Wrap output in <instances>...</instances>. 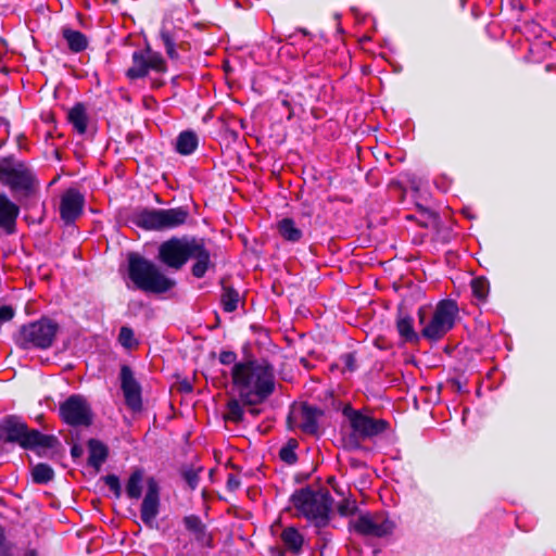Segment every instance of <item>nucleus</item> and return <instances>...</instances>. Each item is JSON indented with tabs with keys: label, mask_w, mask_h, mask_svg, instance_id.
Instances as JSON below:
<instances>
[{
	"label": "nucleus",
	"mask_w": 556,
	"mask_h": 556,
	"mask_svg": "<svg viewBox=\"0 0 556 556\" xmlns=\"http://www.w3.org/2000/svg\"><path fill=\"white\" fill-rule=\"evenodd\" d=\"M232 390L248 406L265 402L275 391L274 366L266 359H248L231 368Z\"/></svg>",
	"instance_id": "obj_1"
},
{
	"label": "nucleus",
	"mask_w": 556,
	"mask_h": 556,
	"mask_svg": "<svg viewBox=\"0 0 556 556\" xmlns=\"http://www.w3.org/2000/svg\"><path fill=\"white\" fill-rule=\"evenodd\" d=\"M195 260L191 271L197 278H202L211 265V253L205 248L203 239L189 237H173L159 247V260L173 269H180L190 260Z\"/></svg>",
	"instance_id": "obj_2"
},
{
	"label": "nucleus",
	"mask_w": 556,
	"mask_h": 556,
	"mask_svg": "<svg viewBox=\"0 0 556 556\" xmlns=\"http://www.w3.org/2000/svg\"><path fill=\"white\" fill-rule=\"evenodd\" d=\"M127 260L128 277L137 289L151 293H164L175 287L176 281L146 257L129 253Z\"/></svg>",
	"instance_id": "obj_3"
},
{
	"label": "nucleus",
	"mask_w": 556,
	"mask_h": 556,
	"mask_svg": "<svg viewBox=\"0 0 556 556\" xmlns=\"http://www.w3.org/2000/svg\"><path fill=\"white\" fill-rule=\"evenodd\" d=\"M0 442L15 443L24 450L52 448L58 443L54 435L29 429L18 416L10 415L0 421Z\"/></svg>",
	"instance_id": "obj_4"
},
{
	"label": "nucleus",
	"mask_w": 556,
	"mask_h": 556,
	"mask_svg": "<svg viewBox=\"0 0 556 556\" xmlns=\"http://www.w3.org/2000/svg\"><path fill=\"white\" fill-rule=\"evenodd\" d=\"M291 502L298 514L312 521L318 530L328 526L332 507L329 492L301 489L292 495ZM317 533L321 534L320 531Z\"/></svg>",
	"instance_id": "obj_5"
},
{
	"label": "nucleus",
	"mask_w": 556,
	"mask_h": 556,
	"mask_svg": "<svg viewBox=\"0 0 556 556\" xmlns=\"http://www.w3.org/2000/svg\"><path fill=\"white\" fill-rule=\"evenodd\" d=\"M342 414L352 429L350 440L357 445L359 441L376 438L389 428L387 420L374 418L364 410L353 408L350 404L343 407Z\"/></svg>",
	"instance_id": "obj_6"
},
{
	"label": "nucleus",
	"mask_w": 556,
	"mask_h": 556,
	"mask_svg": "<svg viewBox=\"0 0 556 556\" xmlns=\"http://www.w3.org/2000/svg\"><path fill=\"white\" fill-rule=\"evenodd\" d=\"M189 216V210L185 206L146 208L138 214L137 224L150 230L173 229L186 224Z\"/></svg>",
	"instance_id": "obj_7"
},
{
	"label": "nucleus",
	"mask_w": 556,
	"mask_h": 556,
	"mask_svg": "<svg viewBox=\"0 0 556 556\" xmlns=\"http://www.w3.org/2000/svg\"><path fill=\"white\" fill-rule=\"evenodd\" d=\"M59 331V325L50 318L24 325L20 329L17 342L23 349H49Z\"/></svg>",
	"instance_id": "obj_8"
},
{
	"label": "nucleus",
	"mask_w": 556,
	"mask_h": 556,
	"mask_svg": "<svg viewBox=\"0 0 556 556\" xmlns=\"http://www.w3.org/2000/svg\"><path fill=\"white\" fill-rule=\"evenodd\" d=\"M0 181L13 191L24 192L27 197L36 190L35 179L30 170L13 157L0 159Z\"/></svg>",
	"instance_id": "obj_9"
},
{
	"label": "nucleus",
	"mask_w": 556,
	"mask_h": 556,
	"mask_svg": "<svg viewBox=\"0 0 556 556\" xmlns=\"http://www.w3.org/2000/svg\"><path fill=\"white\" fill-rule=\"evenodd\" d=\"M457 314L458 306L455 301H440L430 321L422 328L421 336L429 341H439L454 327Z\"/></svg>",
	"instance_id": "obj_10"
},
{
	"label": "nucleus",
	"mask_w": 556,
	"mask_h": 556,
	"mask_svg": "<svg viewBox=\"0 0 556 556\" xmlns=\"http://www.w3.org/2000/svg\"><path fill=\"white\" fill-rule=\"evenodd\" d=\"M131 59L132 65L126 71L129 79L143 78L150 71L164 73L167 68L163 56L150 48L135 51Z\"/></svg>",
	"instance_id": "obj_11"
},
{
	"label": "nucleus",
	"mask_w": 556,
	"mask_h": 556,
	"mask_svg": "<svg viewBox=\"0 0 556 556\" xmlns=\"http://www.w3.org/2000/svg\"><path fill=\"white\" fill-rule=\"evenodd\" d=\"M61 419L74 427H88L92 422V412L88 401L78 394L71 395L59 408Z\"/></svg>",
	"instance_id": "obj_12"
},
{
	"label": "nucleus",
	"mask_w": 556,
	"mask_h": 556,
	"mask_svg": "<svg viewBox=\"0 0 556 556\" xmlns=\"http://www.w3.org/2000/svg\"><path fill=\"white\" fill-rule=\"evenodd\" d=\"M350 528L364 536L382 538L392 531L393 525L382 514H361L350 522Z\"/></svg>",
	"instance_id": "obj_13"
},
{
	"label": "nucleus",
	"mask_w": 556,
	"mask_h": 556,
	"mask_svg": "<svg viewBox=\"0 0 556 556\" xmlns=\"http://www.w3.org/2000/svg\"><path fill=\"white\" fill-rule=\"evenodd\" d=\"M121 389L127 407L134 412L142 408L141 386L134 377L131 368L123 365L119 371Z\"/></svg>",
	"instance_id": "obj_14"
},
{
	"label": "nucleus",
	"mask_w": 556,
	"mask_h": 556,
	"mask_svg": "<svg viewBox=\"0 0 556 556\" xmlns=\"http://www.w3.org/2000/svg\"><path fill=\"white\" fill-rule=\"evenodd\" d=\"M160 510V486L154 478L147 480V492L143 497L140 518L142 522L152 528Z\"/></svg>",
	"instance_id": "obj_15"
},
{
	"label": "nucleus",
	"mask_w": 556,
	"mask_h": 556,
	"mask_svg": "<svg viewBox=\"0 0 556 556\" xmlns=\"http://www.w3.org/2000/svg\"><path fill=\"white\" fill-rule=\"evenodd\" d=\"M84 195L76 189L66 190L60 201V216L66 224H73L83 213Z\"/></svg>",
	"instance_id": "obj_16"
},
{
	"label": "nucleus",
	"mask_w": 556,
	"mask_h": 556,
	"mask_svg": "<svg viewBox=\"0 0 556 556\" xmlns=\"http://www.w3.org/2000/svg\"><path fill=\"white\" fill-rule=\"evenodd\" d=\"M320 410L308 405H302L298 412H293L290 420L293 419L296 426L306 434H316L318 431L317 418Z\"/></svg>",
	"instance_id": "obj_17"
},
{
	"label": "nucleus",
	"mask_w": 556,
	"mask_h": 556,
	"mask_svg": "<svg viewBox=\"0 0 556 556\" xmlns=\"http://www.w3.org/2000/svg\"><path fill=\"white\" fill-rule=\"evenodd\" d=\"M182 523L188 532H190L194 540L201 546L212 547L213 536L207 531L206 526L203 523L201 518L197 515H188L182 519Z\"/></svg>",
	"instance_id": "obj_18"
},
{
	"label": "nucleus",
	"mask_w": 556,
	"mask_h": 556,
	"mask_svg": "<svg viewBox=\"0 0 556 556\" xmlns=\"http://www.w3.org/2000/svg\"><path fill=\"white\" fill-rule=\"evenodd\" d=\"M18 206L9 200L5 194H0V226L9 235L15 231Z\"/></svg>",
	"instance_id": "obj_19"
},
{
	"label": "nucleus",
	"mask_w": 556,
	"mask_h": 556,
	"mask_svg": "<svg viewBox=\"0 0 556 556\" xmlns=\"http://www.w3.org/2000/svg\"><path fill=\"white\" fill-rule=\"evenodd\" d=\"M88 465L99 471L108 458V447L100 441L91 439L88 442Z\"/></svg>",
	"instance_id": "obj_20"
},
{
	"label": "nucleus",
	"mask_w": 556,
	"mask_h": 556,
	"mask_svg": "<svg viewBox=\"0 0 556 556\" xmlns=\"http://www.w3.org/2000/svg\"><path fill=\"white\" fill-rule=\"evenodd\" d=\"M199 144V139L193 130L181 131L176 139V151L181 155L192 154Z\"/></svg>",
	"instance_id": "obj_21"
},
{
	"label": "nucleus",
	"mask_w": 556,
	"mask_h": 556,
	"mask_svg": "<svg viewBox=\"0 0 556 556\" xmlns=\"http://www.w3.org/2000/svg\"><path fill=\"white\" fill-rule=\"evenodd\" d=\"M67 119L79 135H84L86 132L88 125V115L86 108L83 103H76L68 111Z\"/></svg>",
	"instance_id": "obj_22"
},
{
	"label": "nucleus",
	"mask_w": 556,
	"mask_h": 556,
	"mask_svg": "<svg viewBox=\"0 0 556 556\" xmlns=\"http://www.w3.org/2000/svg\"><path fill=\"white\" fill-rule=\"evenodd\" d=\"M280 539L287 549L298 555L302 551L304 543L303 535L293 527L286 528L280 535Z\"/></svg>",
	"instance_id": "obj_23"
},
{
	"label": "nucleus",
	"mask_w": 556,
	"mask_h": 556,
	"mask_svg": "<svg viewBox=\"0 0 556 556\" xmlns=\"http://www.w3.org/2000/svg\"><path fill=\"white\" fill-rule=\"evenodd\" d=\"M279 235L289 242H299L303 237V231L296 227L292 218L285 217L277 224Z\"/></svg>",
	"instance_id": "obj_24"
},
{
	"label": "nucleus",
	"mask_w": 556,
	"mask_h": 556,
	"mask_svg": "<svg viewBox=\"0 0 556 556\" xmlns=\"http://www.w3.org/2000/svg\"><path fill=\"white\" fill-rule=\"evenodd\" d=\"M396 329L401 338L406 342H417L419 337L414 330V320L407 315L400 313L396 319Z\"/></svg>",
	"instance_id": "obj_25"
},
{
	"label": "nucleus",
	"mask_w": 556,
	"mask_h": 556,
	"mask_svg": "<svg viewBox=\"0 0 556 556\" xmlns=\"http://www.w3.org/2000/svg\"><path fill=\"white\" fill-rule=\"evenodd\" d=\"M62 35L72 52H81L88 46L87 37L79 30L64 27L62 29Z\"/></svg>",
	"instance_id": "obj_26"
},
{
	"label": "nucleus",
	"mask_w": 556,
	"mask_h": 556,
	"mask_svg": "<svg viewBox=\"0 0 556 556\" xmlns=\"http://www.w3.org/2000/svg\"><path fill=\"white\" fill-rule=\"evenodd\" d=\"M243 406H245L240 397L230 399L226 405V412L224 414V418L226 421H231L235 424H239L243 419Z\"/></svg>",
	"instance_id": "obj_27"
},
{
	"label": "nucleus",
	"mask_w": 556,
	"mask_h": 556,
	"mask_svg": "<svg viewBox=\"0 0 556 556\" xmlns=\"http://www.w3.org/2000/svg\"><path fill=\"white\" fill-rule=\"evenodd\" d=\"M143 472L139 469L131 472L126 483V494L129 498L138 500L142 494Z\"/></svg>",
	"instance_id": "obj_28"
},
{
	"label": "nucleus",
	"mask_w": 556,
	"mask_h": 556,
	"mask_svg": "<svg viewBox=\"0 0 556 556\" xmlns=\"http://www.w3.org/2000/svg\"><path fill=\"white\" fill-rule=\"evenodd\" d=\"M240 301V295L237 290L232 287H223V292L220 295V304L225 312L232 313L237 309L238 303Z\"/></svg>",
	"instance_id": "obj_29"
},
{
	"label": "nucleus",
	"mask_w": 556,
	"mask_h": 556,
	"mask_svg": "<svg viewBox=\"0 0 556 556\" xmlns=\"http://www.w3.org/2000/svg\"><path fill=\"white\" fill-rule=\"evenodd\" d=\"M54 477L53 469L43 463L37 464L31 469L33 481L39 484H46L50 482Z\"/></svg>",
	"instance_id": "obj_30"
},
{
	"label": "nucleus",
	"mask_w": 556,
	"mask_h": 556,
	"mask_svg": "<svg viewBox=\"0 0 556 556\" xmlns=\"http://www.w3.org/2000/svg\"><path fill=\"white\" fill-rule=\"evenodd\" d=\"M471 289L473 295L480 300L484 301L489 293V282L483 277L475 278L471 282Z\"/></svg>",
	"instance_id": "obj_31"
},
{
	"label": "nucleus",
	"mask_w": 556,
	"mask_h": 556,
	"mask_svg": "<svg viewBox=\"0 0 556 556\" xmlns=\"http://www.w3.org/2000/svg\"><path fill=\"white\" fill-rule=\"evenodd\" d=\"M118 342L125 349H132L138 345V341L135 339V333L131 328L123 326L119 329Z\"/></svg>",
	"instance_id": "obj_32"
},
{
	"label": "nucleus",
	"mask_w": 556,
	"mask_h": 556,
	"mask_svg": "<svg viewBox=\"0 0 556 556\" xmlns=\"http://www.w3.org/2000/svg\"><path fill=\"white\" fill-rule=\"evenodd\" d=\"M294 447L295 445H292V444H288L283 447H281L280 452H279V456L281 458V460H283L285 463L289 464V465H292L296 462V454L294 452Z\"/></svg>",
	"instance_id": "obj_33"
},
{
	"label": "nucleus",
	"mask_w": 556,
	"mask_h": 556,
	"mask_svg": "<svg viewBox=\"0 0 556 556\" xmlns=\"http://www.w3.org/2000/svg\"><path fill=\"white\" fill-rule=\"evenodd\" d=\"M161 39L163 41V45L165 47L167 55L170 59L177 58V52H176V49H175V42H174L172 36L168 33H166V31H162L161 33Z\"/></svg>",
	"instance_id": "obj_34"
},
{
	"label": "nucleus",
	"mask_w": 556,
	"mask_h": 556,
	"mask_svg": "<svg viewBox=\"0 0 556 556\" xmlns=\"http://www.w3.org/2000/svg\"><path fill=\"white\" fill-rule=\"evenodd\" d=\"M0 556H13V544L7 540L2 526H0Z\"/></svg>",
	"instance_id": "obj_35"
},
{
	"label": "nucleus",
	"mask_w": 556,
	"mask_h": 556,
	"mask_svg": "<svg viewBox=\"0 0 556 556\" xmlns=\"http://www.w3.org/2000/svg\"><path fill=\"white\" fill-rule=\"evenodd\" d=\"M356 508L357 507H356L355 501H351L348 498L341 501L337 506L338 513L341 516H350V515L354 514Z\"/></svg>",
	"instance_id": "obj_36"
},
{
	"label": "nucleus",
	"mask_w": 556,
	"mask_h": 556,
	"mask_svg": "<svg viewBox=\"0 0 556 556\" xmlns=\"http://www.w3.org/2000/svg\"><path fill=\"white\" fill-rule=\"evenodd\" d=\"M104 482L116 497L121 496L122 488L117 476L108 475L106 477H104Z\"/></svg>",
	"instance_id": "obj_37"
},
{
	"label": "nucleus",
	"mask_w": 556,
	"mask_h": 556,
	"mask_svg": "<svg viewBox=\"0 0 556 556\" xmlns=\"http://www.w3.org/2000/svg\"><path fill=\"white\" fill-rule=\"evenodd\" d=\"M184 479L190 489L194 490L199 483V473L197 470L190 469L184 472Z\"/></svg>",
	"instance_id": "obj_38"
},
{
	"label": "nucleus",
	"mask_w": 556,
	"mask_h": 556,
	"mask_svg": "<svg viewBox=\"0 0 556 556\" xmlns=\"http://www.w3.org/2000/svg\"><path fill=\"white\" fill-rule=\"evenodd\" d=\"M341 361H342L345 369H348L350 371L355 370L356 358H355L354 354L346 353V354L342 355Z\"/></svg>",
	"instance_id": "obj_39"
},
{
	"label": "nucleus",
	"mask_w": 556,
	"mask_h": 556,
	"mask_svg": "<svg viewBox=\"0 0 556 556\" xmlns=\"http://www.w3.org/2000/svg\"><path fill=\"white\" fill-rule=\"evenodd\" d=\"M237 354L231 351H223L219 354V362L224 365L236 364Z\"/></svg>",
	"instance_id": "obj_40"
},
{
	"label": "nucleus",
	"mask_w": 556,
	"mask_h": 556,
	"mask_svg": "<svg viewBox=\"0 0 556 556\" xmlns=\"http://www.w3.org/2000/svg\"><path fill=\"white\" fill-rule=\"evenodd\" d=\"M241 481L237 475L229 473L227 477V489L231 492L237 491L240 488Z\"/></svg>",
	"instance_id": "obj_41"
},
{
	"label": "nucleus",
	"mask_w": 556,
	"mask_h": 556,
	"mask_svg": "<svg viewBox=\"0 0 556 556\" xmlns=\"http://www.w3.org/2000/svg\"><path fill=\"white\" fill-rule=\"evenodd\" d=\"M14 311L11 306L0 307V321H9L13 318Z\"/></svg>",
	"instance_id": "obj_42"
},
{
	"label": "nucleus",
	"mask_w": 556,
	"mask_h": 556,
	"mask_svg": "<svg viewBox=\"0 0 556 556\" xmlns=\"http://www.w3.org/2000/svg\"><path fill=\"white\" fill-rule=\"evenodd\" d=\"M21 556H38V553L34 548H27Z\"/></svg>",
	"instance_id": "obj_43"
},
{
	"label": "nucleus",
	"mask_w": 556,
	"mask_h": 556,
	"mask_svg": "<svg viewBox=\"0 0 556 556\" xmlns=\"http://www.w3.org/2000/svg\"><path fill=\"white\" fill-rule=\"evenodd\" d=\"M418 316H419V321H420V324H424V321H425V312H424V309H422V308H420V309L418 311Z\"/></svg>",
	"instance_id": "obj_44"
},
{
	"label": "nucleus",
	"mask_w": 556,
	"mask_h": 556,
	"mask_svg": "<svg viewBox=\"0 0 556 556\" xmlns=\"http://www.w3.org/2000/svg\"><path fill=\"white\" fill-rule=\"evenodd\" d=\"M72 455H73L74 457H76V456H78V455H79V452H78L77 447H75V446H74V447L72 448Z\"/></svg>",
	"instance_id": "obj_45"
},
{
	"label": "nucleus",
	"mask_w": 556,
	"mask_h": 556,
	"mask_svg": "<svg viewBox=\"0 0 556 556\" xmlns=\"http://www.w3.org/2000/svg\"><path fill=\"white\" fill-rule=\"evenodd\" d=\"M249 412L252 414V415H257L258 414V410L255 409V408H250Z\"/></svg>",
	"instance_id": "obj_46"
},
{
	"label": "nucleus",
	"mask_w": 556,
	"mask_h": 556,
	"mask_svg": "<svg viewBox=\"0 0 556 556\" xmlns=\"http://www.w3.org/2000/svg\"><path fill=\"white\" fill-rule=\"evenodd\" d=\"M282 104H283L285 106H287V108H289V106H290V103H289V101H288V100H283V101H282Z\"/></svg>",
	"instance_id": "obj_47"
},
{
	"label": "nucleus",
	"mask_w": 556,
	"mask_h": 556,
	"mask_svg": "<svg viewBox=\"0 0 556 556\" xmlns=\"http://www.w3.org/2000/svg\"><path fill=\"white\" fill-rule=\"evenodd\" d=\"M300 31L305 36L308 34L306 29H300Z\"/></svg>",
	"instance_id": "obj_48"
}]
</instances>
